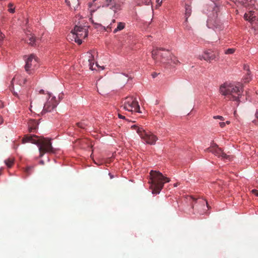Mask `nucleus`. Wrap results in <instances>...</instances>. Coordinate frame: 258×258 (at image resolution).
I'll return each mask as SVG.
<instances>
[{
  "instance_id": "nucleus-38",
  "label": "nucleus",
  "mask_w": 258,
  "mask_h": 258,
  "mask_svg": "<svg viewBox=\"0 0 258 258\" xmlns=\"http://www.w3.org/2000/svg\"><path fill=\"white\" fill-rule=\"evenodd\" d=\"M39 93H40V94H44V95L45 94H44V91L43 90H42V89H41V90L39 91Z\"/></svg>"
},
{
  "instance_id": "nucleus-21",
  "label": "nucleus",
  "mask_w": 258,
  "mask_h": 258,
  "mask_svg": "<svg viewBox=\"0 0 258 258\" xmlns=\"http://www.w3.org/2000/svg\"><path fill=\"white\" fill-rule=\"evenodd\" d=\"M125 28V23L123 22H118L117 23V26L116 28H115L113 31V33H116L118 31H120L123 30Z\"/></svg>"
},
{
  "instance_id": "nucleus-20",
  "label": "nucleus",
  "mask_w": 258,
  "mask_h": 258,
  "mask_svg": "<svg viewBox=\"0 0 258 258\" xmlns=\"http://www.w3.org/2000/svg\"><path fill=\"white\" fill-rule=\"evenodd\" d=\"M27 37L28 39V43H29V44H30L32 46H34V45H36V37L33 35H32L31 34H28Z\"/></svg>"
},
{
  "instance_id": "nucleus-25",
  "label": "nucleus",
  "mask_w": 258,
  "mask_h": 258,
  "mask_svg": "<svg viewBox=\"0 0 258 258\" xmlns=\"http://www.w3.org/2000/svg\"><path fill=\"white\" fill-rule=\"evenodd\" d=\"M235 49L234 48H228L224 51L225 54H231L235 52Z\"/></svg>"
},
{
  "instance_id": "nucleus-3",
  "label": "nucleus",
  "mask_w": 258,
  "mask_h": 258,
  "mask_svg": "<svg viewBox=\"0 0 258 258\" xmlns=\"http://www.w3.org/2000/svg\"><path fill=\"white\" fill-rule=\"evenodd\" d=\"M23 143H31L35 144L38 147L40 156L42 157L44 153H53L55 152L50 142V139L40 137L35 135L25 136L22 140Z\"/></svg>"
},
{
  "instance_id": "nucleus-27",
  "label": "nucleus",
  "mask_w": 258,
  "mask_h": 258,
  "mask_svg": "<svg viewBox=\"0 0 258 258\" xmlns=\"http://www.w3.org/2000/svg\"><path fill=\"white\" fill-rule=\"evenodd\" d=\"M77 125L79 127L82 128H85L86 126L87 125V124H86L84 122H78Z\"/></svg>"
},
{
  "instance_id": "nucleus-33",
  "label": "nucleus",
  "mask_w": 258,
  "mask_h": 258,
  "mask_svg": "<svg viewBox=\"0 0 258 258\" xmlns=\"http://www.w3.org/2000/svg\"><path fill=\"white\" fill-rule=\"evenodd\" d=\"M225 124H226V123H225V122H219V125H220V127H224V126H225Z\"/></svg>"
},
{
  "instance_id": "nucleus-31",
  "label": "nucleus",
  "mask_w": 258,
  "mask_h": 258,
  "mask_svg": "<svg viewBox=\"0 0 258 258\" xmlns=\"http://www.w3.org/2000/svg\"><path fill=\"white\" fill-rule=\"evenodd\" d=\"M213 118L214 119H220L221 120H224V117L222 116H220V115H216V116H214L213 117Z\"/></svg>"
},
{
  "instance_id": "nucleus-35",
  "label": "nucleus",
  "mask_w": 258,
  "mask_h": 258,
  "mask_svg": "<svg viewBox=\"0 0 258 258\" xmlns=\"http://www.w3.org/2000/svg\"><path fill=\"white\" fill-rule=\"evenodd\" d=\"M201 202H202L203 204L206 203V207H207V208H208V202H207V201H205V200H201Z\"/></svg>"
},
{
  "instance_id": "nucleus-13",
  "label": "nucleus",
  "mask_w": 258,
  "mask_h": 258,
  "mask_svg": "<svg viewBox=\"0 0 258 258\" xmlns=\"http://www.w3.org/2000/svg\"><path fill=\"white\" fill-rule=\"evenodd\" d=\"M92 52V51H90L85 54L83 56L84 59L83 60V63L84 66H88L90 70L94 71L96 70V68L94 67V57Z\"/></svg>"
},
{
  "instance_id": "nucleus-4",
  "label": "nucleus",
  "mask_w": 258,
  "mask_h": 258,
  "mask_svg": "<svg viewBox=\"0 0 258 258\" xmlns=\"http://www.w3.org/2000/svg\"><path fill=\"white\" fill-rule=\"evenodd\" d=\"M152 57L157 65H160L163 63L174 66L180 63L176 56L172 55L169 51L165 50L163 48H154L152 51Z\"/></svg>"
},
{
  "instance_id": "nucleus-41",
  "label": "nucleus",
  "mask_w": 258,
  "mask_h": 258,
  "mask_svg": "<svg viewBox=\"0 0 258 258\" xmlns=\"http://www.w3.org/2000/svg\"><path fill=\"white\" fill-rule=\"evenodd\" d=\"M177 186V183L174 184V186L176 187Z\"/></svg>"
},
{
  "instance_id": "nucleus-26",
  "label": "nucleus",
  "mask_w": 258,
  "mask_h": 258,
  "mask_svg": "<svg viewBox=\"0 0 258 258\" xmlns=\"http://www.w3.org/2000/svg\"><path fill=\"white\" fill-rule=\"evenodd\" d=\"M142 3L145 5H151V8H152L151 0H142Z\"/></svg>"
},
{
  "instance_id": "nucleus-48",
  "label": "nucleus",
  "mask_w": 258,
  "mask_h": 258,
  "mask_svg": "<svg viewBox=\"0 0 258 258\" xmlns=\"http://www.w3.org/2000/svg\"><path fill=\"white\" fill-rule=\"evenodd\" d=\"M256 191V190H254V189H253V190H252V192H254V191Z\"/></svg>"
},
{
  "instance_id": "nucleus-37",
  "label": "nucleus",
  "mask_w": 258,
  "mask_h": 258,
  "mask_svg": "<svg viewBox=\"0 0 258 258\" xmlns=\"http://www.w3.org/2000/svg\"><path fill=\"white\" fill-rule=\"evenodd\" d=\"M3 122V118L0 115V125L2 124Z\"/></svg>"
},
{
  "instance_id": "nucleus-32",
  "label": "nucleus",
  "mask_w": 258,
  "mask_h": 258,
  "mask_svg": "<svg viewBox=\"0 0 258 258\" xmlns=\"http://www.w3.org/2000/svg\"><path fill=\"white\" fill-rule=\"evenodd\" d=\"M33 168L32 167H28L26 170H25V171L28 173V174H30V171Z\"/></svg>"
},
{
  "instance_id": "nucleus-42",
  "label": "nucleus",
  "mask_w": 258,
  "mask_h": 258,
  "mask_svg": "<svg viewBox=\"0 0 258 258\" xmlns=\"http://www.w3.org/2000/svg\"><path fill=\"white\" fill-rule=\"evenodd\" d=\"M95 67H98V64H97V63H95Z\"/></svg>"
},
{
  "instance_id": "nucleus-19",
  "label": "nucleus",
  "mask_w": 258,
  "mask_h": 258,
  "mask_svg": "<svg viewBox=\"0 0 258 258\" xmlns=\"http://www.w3.org/2000/svg\"><path fill=\"white\" fill-rule=\"evenodd\" d=\"M64 1L68 6L71 7L72 5V9L74 10H77L79 6V0H64Z\"/></svg>"
},
{
  "instance_id": "nucleus-17",
  "label": "nucleus",
  "mask_w": 258,
  "mask_h": 258,
  "mask_svg": "<svg viewBox=\"0 0 258 258\" xmlns=\"http://www.w3.org/2000/svg\"><path fill=\"white\" fill-rule=\"evenodd\" d=\"M28 130L30 132H34L37 128L38 123L37 120L30 119L28 122Z\"/></svg>"
},
{
  "instance_id": "nucleus-1",
  "label": "nucleus",
  "mask_w": 258,
  "mask_h": 258,
  "mask_svg": "<svg viewBox=\"0 0 258 258\" xmlns=\"http://www.w3.org/2000/svg\"><path fill=\"white\" fill-rule=\"evenodd\" d=\"M219 92L225 98L235 102L238 106L243 94V88L240 83L226 82L220 85Z\"/></svg>"
},
{
  "instance_id": "nucleus-43",
  "label": "nucleus",
  "mask_w": 258,
  "mask_h": 258,
  "mask_svg": "<svg viewBox=\"0 0 258 258\" xmlns=\"http://www.w3.org/2000/svg\"><path fill=\"white\" fill-rule=\"evenodd\" d=\"M122 75H124L125 77H128V75H125V74H122Z\"/></svg>"
},
{
  "instance_id": "nucleus-2",
  "label": "nucleus",
  "mask_w": 258,
  "mask_h": 258,
  "mask_svg": "<svg viewBox=\"0 0 258 258\" xmlns=\"http://www.w3.org/2000/svg\"><path fill=\"white\" fill-rule=\"evenodd\" d=\"M219 8L213 0H205L203 12L208 16L207 25L212 29H220L221 22L218 19V12Z\"/></svg>"
},
{
  "instance_id": "nucleus-28",
  "label": "nucleus",
  "mask_w": 258,
  "mask_h": 258,
  "mask_svg": "<svg viewBox=\"0 0 258 258\" xmlns=\"http://www.w3.org/2000/svg\"><path fill=\"white\" fill-rule=\"evenodd\" d=\"M5 38V35L0 32V46L2 44L3 41Z\"/></svg>"
},
{
  "instance_id": "nucleus-45",
  "label": "nucleus",
  "mask_w": 258,
  "mask_h": 258,
  "mask_svg": "<svg viewBox=\"0 0 258 258\" xmlns=\"http://www.w3.org/2000/svg\"><path fill=\"white\" fill-rule=\"evenodd\" d=\"M110 176V177L111 178H112L113 177V176H112V175H110V174H109Z\"/></svg>"
},
{
  "instance_id": "nucleus-10",
  "label": "nucleus",
  "mask_w": 258,
  "mask_h": 258,
  "mask_svg": "<svg viewBox=\"0 0 258 258\" xmlns=\"http://www.w3.org/2000/svg\"><path fill=\"white\" fill-rule=\"evenodd\" d=\"M198 58L200 60H204L208 62L213 61H217L219 59V52H216L211 49L205 50L201 54H200Z\"/></svg>"
},
{
  "instance_id": "nucleus-11",
  "label": "nucleus",
  "mask_w": 258,
  "mask_h": 258,
  "mask_svg": "<svg viewBox=\"0 0 258 258\" xmlns=\"http://www.w3.org/2000/svg\"><path fill=\"white\" fill-rule=\"evenodd\" d=\"M38 66L37 58L33 54H31L25 59V70L28 74L37 69Z\"/></svg>"
},
{
  "instance_id": "nucleus-7",
  "label": "nucleus",
  "mask_w": 258,
  "mask_h": 258,
  "mask_svg": "<svg viewBox=\"0 0 258 258\" xmlns=\"http://www.w3.org/2000/svg\"><path fill=\"white\" fill-rule=\"evenodd\" d=\"M121 107L128 112L142 113L137 98L133 96L125 97L122 101Z\"/></svg>"
},
{
  "instance_id": "nucleus-29",
  "label": "nucleus",
  "mask_w": 258,
  "mask_h": 258,
  "mask_svg": "<svg viewBox=\"0 0 258 258\" xmlns=\"http://www.w3.org/2000/svg\"><path fill=\"white\" fill-rule=\"evenodd\" d=\"M217 147H218L217 145L216 144H215V143H212L211 145V146L208 148L207 150V151H208L209 152V149L211 148H213V149H215V148H217Z\"/></svg>"
},
{
  "instance_id": "nucleus-15",
  "label": "nucleus",
  "mask_w": 258,
  "mask_h": 258,
  "mask_svg": "<svg viewBox=\"0 0 258 258\" xmlns=\"http://www.w3.org/2000/svg\"><path fill=\"white\" fill-rule=\"evenodd\" d=\"M26 82V79L21 75H16L13 79L12 81V84L13 85L14 84L19 85L20 86H22L25 84Z\"/></svg>"
},
{
  "instance_id": "nucleus-44",
  "label": "nucleus",
  "mask_w": 258,
  "mask_h": 258,
  "mask_svg": "<svg viewBox=\"0 0 258 258\" xmlns=\"http://www.w3.org/2000/svg\"><path fill=\"white\" fill-rule=\"evenodd\" d=\"M115 20H112V23H114V22H115Z\"/></svg>"
},
{
  "instance_id": "nucleus-9",
  "label": "nucleus",
  "mask_w": 258,
  "mask_h": 258,
  "mask_svg": "<svg viewBox=\"0 0 258 258\" xmlns=\"http://www.w3.org/2000/svg\"><path fill=\"white\" fill-rule=\"evenodd\" d=\"M45 97L46 101L43 104L42 112H50L53 110L58 105L59 100L56 99V97L50 93H47L45 94Z\"/></svg>"
},
{
  "instance_id": "nucleus-14",
  "label": "nucleus",
  "mask_w": 258,
  "mask_h": 258,
  "mask_svg": "<svg viewBox=\"0 0 258 258\" xmlns=\"http://www.w3.org/2000/svg\"><path fill=\"white\" fill-rule=\"evenodd\" d=\"M209 152H212L215 156L218 157L219 158H221V159L223 160H230V156L227 155L225 153L223 152L221 149L219 147L215 148V149L211 148L209 149Z\"/></svg>"
},
{
  "instance_id": "nucleus-16",
  "label": "nucleus",
  "mask_w": 258,
  "mask_h": 258,
  "mask_svg": "<svg viewBox=\"0 0 258 258\" xmlns=\"http://www.w3.org/2000/svg\"><path fill=\"white\" fill-rule=\"evenodd\" d=\"M244 19L250 23H253L256 20L255 12L249 11L248 13H246L244 16Z\"/></svg>"
},
{
  "instance_id": "nucleus-8",
  "label": "nucleus",
  "mask_w": 258,
  "mask_h": 258,
  "mask_svg": "<svg viewBox=\"0 0 258 258\" xmlns=\"http://www.w3.org/2000/svg\"><path fill=\"white\" fill-rule=\"evenodd\" d=\"M132 128L135 129L141 138L147 144L154 145L158 138L152 133L145 131L142 127L136 125L132 126Z\"/></svg>"
},
{
  "instance_id": "nucleus-34",
  "label": "nucleus",
  "mask_w": 258,
  "mask_h": 258,
  "mask_svg": "<svg viewBox=\"0 0 258 258\" xmlns=\"http://www.w3.org/2000/svg\"><path fill=\"white\" fill-rule=\"evenodd\" d=\"M118 116L119 118L125 119V117L120 114H118Z\"/></svg>"
},
{
  "instance_id": "nucleus-30",
  "label": "nucleus",
  "mask_w": 258,
  "mask_h": 258,
  "mask_svg": "<svg viewBox=\"0 0 258 258\" xmlns=\"http://www.w3.org/2000/svg\"><path fill=\"white\" fill-rule=\"evenodd\" d=\"M164 0H156V2L157 3L156 7H159L161 5L162 2Z\"/></svg>"
},
{
  "instance_id": "nucleus-46",
  "label": "nucleus",
  "mask_w": 258,
  "mask_h": 258,
  "mask_svg": "<svg viewBox=\"0 0 258 258\" xmlns=\"http://www.w3.org/2000/svg\"><path fill=\"white\" fill-rule=\"evenodd\" d=\"M156 75H153V78L155 77Z\"/></svg>"
},
{
  "instance_id": "nucleus-40",
  "label": "nucleus",
  "mask_w": 258,
  "mask_h": 258,
  "mask_svg": "<svg viewBox=\"0 0 258 258\" xmlns=\"http://www.w3.org/2000/svg\"><path fill=\"white\" fill-rule=\"evenodd\" d=\"M30 107H32V101H31Z\"/></svg>"
},
{
  "instance_id": "nucleus-12",
  "label": "nucleus",
  "mask_w": 258,
  "mask_h": 258,
  "mask_svg": "<svg viewBox=\"0 0 258 258\" xmlns=\"http://www.w3.org/2000/svg\"><path fill=\"white\" fill-rule=\"evenodd\" d=\"M122 3L120 0H105L104 6L109 7L114 13L122 9Z\"/></svg>"
},
{
  "instance_id": "nucleus-23",
  "label": "nucleus",
  "mask_w": 258,
  "mask_h": 258,
  "mask_svg": "<svg viewBox=\"0 0 258 258\" xmlns=\"http://www.w3.org/2000/svg\"><path fill=\"white\" fill-rule=\"evenodd\" d=\"M14 163V160L12 159H8L5 160V163L8 167H11Z\"/></svg>"
},
{
  "instance_id": "nucleus-22",
  "label": "nucleus",
  "mask_w": 258,
  "mask_h": 258,
  "mask_svg": "<svg viewBox=\"0 0 258 258\" xmlns=\"http://www.w3.org/2000/svg\"><path fill=\"white\" fill-rule=\"evenodd\" d=\"M244 69L247 71V77H246V78H244V82H248L251 79L249 66H247V65H244Z\"/></svg>"
},
{
  "instance_id": "nucleus-47",
  "label": "nucleus",
  "mask_w": 258,
  "mask_h": 258,
  "mask_svg": "<svg viewBox=\"0 0 258 258\" xmlns=\"http://www.w3.org/2000/svg\"><path fill=\"white\" fill-rule=\"evenodd\" d=\"M226 123H227V124L229 123V121H226Z\"/></svg>"
},
{
  "instance_id": "nucleus-49",
  "label": "nucleus",
  "mask_w": 258,
  "mask_h": 258,
  "mask_svg": "<svg viewBox=\"0 0 258 258\" xmlns=\"http://www.w3.org/2000/svg\"><path fill=\"white\" fill-rule=\"evenodd\" d=\"M256 196H258V193L256 194Z\"/></svg>"
},
{
  "instance_id": "nucleus-5",
  "label": "nucleus",
  "mask_w": 258,
  "mask_h": 258,
  "mask_svg": "<svg viewBox=\"0 0 258 258\" xmlns=\"http://www.w3.org/2000/svg\"><path fill=\"white\" fill-rule=\"evenodd\" d=\"M149 182L153 188V194H159L163 187L165 183L169 182L170 179L164 176L159 171L152 170L150 173Z\"/></svg>"
},
{
  "instance_id": "nucleus-18",
  "label": "nucleus",
  "mask_w": 258,
  "mask_h": 258,
  "mask_svg": "<svg viewBox=\"0 0 258 258\" xmlns=\"http://www.w3.org/2000/svg\"><path fill=\"white\" fill-rule=\"evenodd\" d=\"M191 6L188 4L185 5V13H184V18L185 21L183 23L184 26H187V19L188 17L191 15Z\"/></svg>"
},
{
  "instance_id": "nucleus-6",
  "label": "nucleus",
  "mask_w": 258,
  "mask_h": 258,
  "mask_svg": "<svg viewBox=\"0 0 258 258\" xmlns=\"http://www.w3.org/2000/svg\"><path fill=\"white\" fill-rule=\"evenodd\" d=\"M88 35V29L86 26H75L68 35V38L74 40L79 45L82 43L83 39Z\"/></svg>"
},
{
  "instance_id": "nucleus-24",
  "label": "nucleus",
  "mask_w": 258,
  "mask_h": 258,
  "mask_svg": "<svg viewBox=\"0 0 258 258\" xmlns=\"http://www.w3.org/2000/svg\"><path fill=\"white\" fill-rule=\"evenodd\" d=\"M8 11L11 13H14L15 12V7L12 3H9L8 5Z\"/></svg>"
},
{
  "instance_id": "nucleus-36",
  "label": "nucleus",
  "mask_w": 258,
  "mask_h": 258,
  "mask_svg": "<svg viewBox=\"0 0 258 258\" xmlns=\"http://www.w3.org/2000/svg\"><path fill=\"white\" fill-rule=\"evenodd\" d=\"M13 93H14V95H15V96H16V97H18V98H19V95H18V92H17L15 91L14 90H13Z\"/></svg>"
},
{
  "instance_id": "nucleus-39",
  "label": "nucleus",
  "mask_w": 258,
  "mask_h": 258,
  "mask_svg": "<svg viewBox=\"0 0 258 258\" xmlns=\"http://www.w3.org/2000/svg\"><path fill=\"white\" fill-rule=\"evenodd\" d=\"M40 163L43 164L44 163V161L43 160H41L40 161Z\"/></svg>"
}]
</instances>
